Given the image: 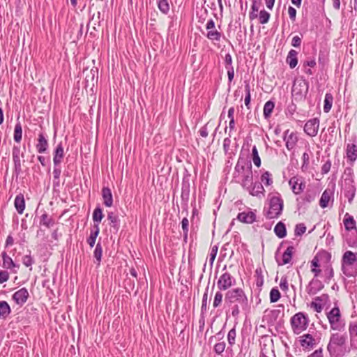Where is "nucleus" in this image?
<instances>
[{"mask_svg":"<svg viewBox=\"0 0 357 357\" xmlns=\"http://www.w3.org/2000/svg\"><path fill=\"white\" fill-rule=\"evenodd\" d=\"M303 165L301 169L303 171L307 169L310 160V156L307 153H304L302 155Z\"/></svg>","mask_w":357,"mask_h":357,"instance_id":"e2e57ef3","label":"nucleus"},{"mask_svg":"<svg viewBox=\"0 0 357 357\" xmlns=\"http://www.w3.org/2000/svg\"><path fill=\"white\" fill-rule=\"evenodd\" d=\"M102 248L101 245V243L98 242L95 248V250L93 251V257L96 259V263L98 265H100L101 259H102Z\"/></svg>","mask_w":357,"mask_h":357,"instance_id":"a19ab883","label":"nucleus"},{"mask_svg":"<svg viewBox=\"0 0 357 357\" xmlns=\"http://www.w3.org/2000/svg\"><path fill=\"white\" fill-rule=\"evenodd\" d=\"M306 231V227L303 223H300L296 225L294 229V235L299 236L303 235Z\"/></svg>","mask_w":357,"mask_h":357,"instance_id":"13d9d810","label":"nucleus"},{"mask_svg":"<svg viewBox=\"0 0 357 357\" xmlns=\"http://www.w3.org/2000/svg\"><path fill=\"white\" fill-rule=\"evenodd\" d=\"M324 288V284L317 279H312L310 282L307 292L309 294H316L319 291Z\"/></svg>","mask_w":357,"mask_h":357,"instance_id":"bb28decb","label":"nucleus"},{"mask_svg":"<svg viewBox=\"0 0 357 357\" xmlns=\"http://www.w3.org/2000/svg\"><path fill=\"white\" fill-rule=\"evenodd\" d=\"M252 160L255 164V165L257 167H259L261 166V159L258 153L257 149L256 146H254L252 149Z\"/></svg>","mask_w":357,"mask_h":357,"instance_id":"3c124183","label":"nucleus"},{"mask_svg":"<svg viewBox=\"0 0 357 357\" xmlns=\"http://www.w3.org/2000/svg\"><path fill=\"white\" fill-rule=\"evenodd\" d=\"M107 219L109 220V225L116 231H118L120 227V220L119 217L113 212L107 213Z\"/></svg>","mask_w":357,"mask_h":357,"instance_id":"72a5a7b5","label":"nucleus"},{"mask_svg":"<svg viewBox=\"0 0 357 357\" xmlns=\"http://www.w3.org/2000/svg\"><path fill=\"white\" fill-rule=\"evenodd\" d=\"M319 266V260L317 256H315L311 261V271L314 274V277H318L321 273V269L317 268Z\"/></svg>","mask_w":357,"mask_h":357,"instance_id":"49530a36","label":"nucleus"},{"mask_svg":"<svg viewBox=\"0 0 357 357\" xmlns=\"http://www.w3.org/2000/svg\"><path fill=\"white\" fill-rule=\"evenodd\" d=\"M294 250L295 249L293 246H289L282 255V261L280 262L278 260H277L278 264L279 266H283L290 263L292 259Z\"/></svg>","mask_w":357,"mask_h":357,"instance_id":"393cba45","label":"nucleus"},{"mask_svg":"<svg viewBox=\"0 0 357 357\" xmlns=\"http://www.w3.org/2000/svg\"><path fill=\"white\" fill-rule=\"evenodd\" d=\"M102 197L103 203L107 207H111L113 204V197L111 190L108 187H103L102 189Z\"/></svg>","mask_w":357,"mask_h":357,"instance_id":"a878e982","label":"nucleus"},{"mask_svg":"<svg viewBox=\"0 0 357 357\" xmlns=\"http://www.w3.org/2000/svg\"><path fill=\"white\" fill-rule=\"evenodd\" d=\"M331 192L328 190H325L321 195L319 200V205L321 208H324L328 206V203L331 200Z\"/></svg>","mask_w":357,"mask_h":357,"instance_id":"c9c22d12","label":"nucleus"},{"mask_svg":"<svg viewBox=\"0 0 357 357\" xmlns=\"http://www.w3.org/2000/svg\"><path fill=\"white\" fill-rule=\"evenodd\" d=\"M308 89L309 84L303 77L296 78L291 89L292 98L297 102L305 100Z\"/></svg>","mask_w":357,"mask_h":357,"instance_id":"39448f33","label":"nucleus"},{"mask_svg":"<svg viewBox=\"0 0 357 357\" xmlns=\"http://www.w3.org/2000/svg\"><path fill=\"white\" fill-rule=\"evenodd\" d=\"M28 254L24 255L23 257H22V264L26 266V267H31L33 264H34V259L33 258L31 257V250H28Z\"/></svg>","mask_w":357,"mask_h":357,"instance_id":"09e8293b","label":"nucleus"},{"mask_svg":"<svg viewBox=\"0 0 357 357\" xmlns=\"http://www.w3.org/2000/svg\"><path fill=\"white\" fill-rule=\"evenodd\" d=\"M343 223L345 229L348 231H357L356 222L354 217L350 215L348 213L344 215Z\"/></svg>","mask_w":357,"mask_h":357,"instance_id":"4be33fe9","label":"nucleus"},{"mask_svg":"<svg viewBox=\"0 0 357 357\" xmlns=\"http://www.w3.org/2000/svg\"><path fill=\"white\" fill-rule=\"evenodd\" d=\"M253 181V172L251 161L240 155L232 174V181L240 184L243 188Z\"/></svg>","mask_w":357,"mask_h":357,"instance_id":"f03ea898","label":"nucleus"},{"mask_svg":"<svg viewBox=\"0 0 357 357\" xmlns=\"http://www.w3.org/2000/svg\"><path fill=\"white\" fill-rule=\"evenodd\" d=\"M347 157L351 162H354L357 158V146L354 144H348L347 146Z\"/></svg>","mask_w":357,"mask_h":357,"instance_id":"7c9ffc66","label":"nucleus"},{"mask_svg":"<svg viewBox=\"0 0 357 357\" xmlns=\"http://www.w3.org/2000/svg\"><path fill=\"white\" fill-rule=\"evenodd\" d=\"M225 305L228 308L227 317L229 313L237 324L241 312L249 308L248 298L243 289L236 287L227 291L225 294Z\"/></svg>","mask_w":357,"mask_h":357,"instance_id":"f257e3e1","label":"nucleus"},{"mask_svg":"<svg viewBox=\"0 0 357 357\" xmlns=\"http://www.w3.org/2000/svg\"><path fill=\"white\" fill-rule=\"evenodd\" d=\"M316 197L317 192L314 190H307L302 197L296 199L298 208H301L311 203L315 199Z\"/></svg>","mask_w":357,"mask_h":357,"instance_id":"ddd939ff","label":"nucleus"},{"mask_svg":"<svg viewBox=\"0 0 357 357\" xmlns=\"http://www.w3.org/2000/svg\"><path fill=\"white\" fill-rule=\"evenodd\" d=\"M14 204L17 213L22 214L25 208V201L22 194H19L15 197Z\"/></svg>","mask_w":357,"mask_h":357,"instance_id":"c85d7f7f","label":"nucleus"},{"mask_svg":"<svg viewBox=\"0 0 357 357\" xmlns=\"http://www.w3.org/2000/svg\"><path fill=\"white\" fill-rule=\"evenodd\" d=\"M341 269L343 274L348 278L357 276V252L347 250L343 254Z\"/></svg>","mask_w":357,"mask_h":357,"instance_id":"20e7f679","label":"nucleus"},{"mask_svg":"<svg viewBox=\"0 0 357 357\" xmlns=\"http://www.w3.org/2000/svg\"><path fill=\"white\" fill-rule=\"evenodd\" d=\"M158 7L160 11L167 15L169 11V4L167 0H158L157 1Z\"/></svg>","mask_w":357,"mask_h":357,"instance_id":"37998d69","label":"nucleus"},{"mask_svg":"<svg viewBox=\"0 0 357 357\" xmlns=\"http://www.w3.org/2000/svg\"><path fill=\"white\" fill-rule=\"evenodd\" d=\"M261 181L267 186L271 185L273 183L271 174L268 171L263 173L261 176Z\"/></svg>","mask_w":357,"mask_h":357,"instance_id":"5fc2aeb1","label":"nucleus"},{"mask_svg":"<svg viewBox=\"0 0 357 357\" xmlns=\"http://www.w3.org/2000/svg\"><path fill=\"white\" fill-rule=\"evenodd\" d=\"M226 344L225 342L216 343L213 347L214 351L217 354H221L225 349Z\"/></svg>","mask_w":357,"mask_h":357,"instance_id":"bf43d9fd","label":"nucleus"},{"mask_svg":"<svg viewBox=\"0 0 357 357\" xmlns=\"http://www.w3.org/2000/svg\"><path fill=\"white\" fill-rule=\"evenodd\" d=\"M347 339L348 336L344 331L331 333L327 345V350L331 357H343L349 353Z\"/></svg>","mask_w":357,"mask_h":357,"instance_id":"7ed1b4c3","label":"nucleus"},{"mask_svg":"<svg viewBox=\"0 0 357 357\" xmlns=\"http://www.w3.org/2000/svg\"><path fill=\"white\" fill-rule=\"evenodd\" d=\"M300 340L301 345L307 349H311L317 344L316 340L310 334H304Z\"/></svg>","mask_w":357,"mask_h":357,"instance_id":"aec40b11","label":"nucleus"},{"mask_svg":"<svg viewBox=\"0 0 357 357\" xmlns=\"http://www.w3.org/2000/svg\"><path fill=\"white\" fill-rule=\"evenodd\" d=\"M283 199L279 194L273 196L269 199V206L265 213V216L268 219L278 218L282 214L283 210Z\"/></svg>","mask_w":357,"mask_h":357,"instance_id":"423d86ee","label":"nucleus"},{"mask_svg":"<svg viewBox=\"0 0 357 357\" xmlns=\"http://www.w3.org/2000/svg\"><path fill=\"white\" fill-rule=\"evenodd\" d=\"M283 139L285 142V146L288 150H292L298 142V136L296 132H289L287 130L284 133Z\"/></svg>","mask_w":357,"mask_h":357,"instance_id":"dca6fc26","label":"nucleus"},{"mask_svg":"<svg viewBox=\"0 0 357 357\" xmlns=\"http://www.w3.org/2000/svg\"><path fill=\"white\" fill-rule=\"evenodd\" d=\"M181 227L183 229V240L185 242H187L189 232V220L186 217L183 218L181 221Z\"/></svg>","mask_w":357,"mask_h":357,"instance_id":"c03bdc74","label":"nucleus"},{"mask_svg":"<svg viewBox=\"0 0 357 357\" xmlns=\"http://www.w3.org/2000/svg\"><path fill=\"white\" fill-rule=\"evenodd\" d=\"M36 146L39 153H43L47 150L48 142L43 133L41 132L38 135V142Z\"/></svg>","mask_w":357,"mask_h":357,"instance_id":"b1692460","label":"nucleus"},{"mask_svg":"<svg viewBox=\"0 0 357 357\" xmlns=\"http://www.w3.org/2000/svg\"><path fill=\"white\" fill-rule=\"evenodd\" d=\"M356 192V188L354 185L353 179H346L344 186L343 188V192L345 197L348 199L349 204L353 202Z\"/></svg>","mask_w":357,"mask_h":357,"instance_id":"9d476101","label":"nucleus"},{"mask_svg":"<svg viewBox=\"0 0 357 357\" xmlns=\"http://www.w3.org/2000/svg\"><path fill=\"white\" fill-rule=\"evenodd\" d=\"M236 336V326H234L227 334V341L229 344L232 347L235 344Z\"/></svg>","mask_w":357,"mask_h":357,"instance_id":"603ef678","label":"nucleus"},{"mask_svg":"<svg viewBox=\"0 0 357 357\" xmlns=\"http://www.w3.org/2000/svg\"><path fill=\"white\" fill-rule=\"evenodd\" d=\"M333 102V96L331 93H326L324 98V111L326 113L331 109Z\"/></svg>","mask_w":357,"mask_h":357,"instance_id":"4c0bfd02","label":"nucleus"},{"mask_svg":"<svg viewBox=\"0 0 357 357\" xmlns=\"http://www.w3.org/2000/svg\"><path fill=\"white\" fill-rule=\"evenodd\" d=\"M307 357H324L322 348L315 350Z\"/></svg>","mask_w":357,"mask_h":357,"instance_id":"774afa93","label":"nucleus"},{"mask_svg":"<svg viewBox=\"0 0 357 357\" xmlns=\"http://www.w3.org/2000/svg\"><path fill=\"white\" fill-rule=\"evenodd\" d=\"M296 10L294 7L289 6L288 8V14L292 22L296 21Z\"/></svg>","mask_w":357,"mask_h":357,"instance_id":"69168bd1","label":"nucleus"},{"mask_svg":"<svg viewBox=\"0 0 357 357\" xmlns=\"http://www.w3.org/2000/svg\"><path fill=\"white\" fill-rule=\"evenodd\" d=\"M256 286L261 288L264 284V276L261 268H257L255 271Z\"/></svg>","mask_w":357,"mask_h":357,"instance_id":"8fccbe9b","label":"nucleus"},{"mask_svg":"<svg viewBox=\"0 0 357 357\" xmlns=\"http://www.w3.org/2000/svg\"><path fill=\"white\" fill-rule=\"evenodd\" d=\"M252 196L257 197H263L265 195V190L262 184L259 182L252 181L248 185L247 188H244Z\"/></svg>","mask_w":357,"mask_h":357,"instance_id":"9b49d317","label":"nucleus"},{"mask_svg":"<svg viewBox=\"0 0 357 357\" xmlns=\"http://www.w3.org/2000/svg\"><path fill=\"white\" fill-rule=\"evenodd\" d=\"M274 107H275V103L272 100H268L265 103V105L264 106L263 112H264V116L266 119H268L271 116Z\"/></svg>","mask_w":357,"mask_h":357,"instance_id":"e433bc0d","label":"nucleus"},{"mask_svg":"<svg viewBox=\"0 0 357 357\" xmlns=\"http://www.w3.org/2000/svg\"><path fill=\"white\" fill-rule=\"evenodd\" d=\"M296 110V105L291 102V104H289L286 110H285V114L287 116L289 117H292V116L294 114Z\"/></svg>","mask_w":357,"mask_h":357,"instance_id":"052dcab7","label":"nucleus"},{"mask_svg":"<svg viewBox=\"0 0 357 357\" xmlns=\"http://www.w3.org/2000/svg\"><path fill=\"white\" fill-rule=\"evenodd\" d=\"M11 309L5 301H0V319H5L10 314Z\"/></svg>","mask_w":357,"mask_h":357,"instance_id":"c756f323","label":"nucleus"},{"mask_svg":"<svg viewBox=\"0 0 357 357\" xmlns=\"http://www.w3.org/2000/svg\"><path fill=\"white\" fill-rule=\"evenodd\" d=\"M218 246L215 245L211 248V252H210V258H209V262L211 266H213L214 260L216 257L217 252H218Z\"/></svg>","mask_w":357,"mask_h":357,"instance_id":"0e129e2a","label":"nucleus"},{"mask_svg":"<svg viewBox=\"0 0 357 357\" xmlns=\"http://www.w3.org/2000/svg\"><path fill=\"white\" fill-rule=\"evenodd\" d=\"M346 242L351 248L357 247V231H351L346 236Z\"/></svg>","mask_w":357,"mask_h":357,"instance_id":"58836bf2","label":"nucleus"},{"mask_svg":"<svg viewBox=\"0 0 357 357\" xmlns=\"http://www.w3.org/2000/svg\"><path fill=\"white\" fill-rule=\"evenodd\" d=\"M330 327L332 330L336 331H344L345 330V322L341 319L340 309L335 307L327 314Z\"/></svg>","mask_w":357,"mask_h":357,"instance_id":"0eeeda50","label":"nucleus"},{"mask_svg":"<svg viewBox=\"0 0 357 357\" xmlns=\"http://www.w3.org/2000/svg\"><path fill=\"white\" fill-rule=\"evenodd\" d=\"M14 140L16 142H20L22 137V128L20 122H17L15 126L14 130Z\"/></svg>","mask_w":357,"mask_h":357,"instance_id":"a18cd8bd","label":"nucleus"},{"mask_svg":"<svg viewBox=\"0 0 357 357\" xmlns=\"http://www.w3.org/2000/svg\"><path fill=\"white\" fill-rule=\"evenodd\" d=\"M29 296V294L28 290L25 287H23L15 291L13 294L12 298L16 304L22 306L27 301Z\"/></svg>","mask_w":357,"mask_h":357,"instance_id":"2eb2a0df","label":"nucleus"},{"mask_svg":"<svg viewBox=\"0 0 357 357\" xmlns=\"http://www.w3.org/2000/svg\"><path fill=\"white\" fill-rule=\"evenodd\" d=\"M237 218L241 222L252 224L256 220V215L253 211H243L238 214Z\"/></svg>","mask_w":357,"mask_h":357,"instance_id":"412c9836","label":"nucleus"},{"mask_svg":"<svg viewBox=\"0 0 357 357\" xmlns=\"http://www.w3.org/2000/svg\"><path fill=\"white\" fill-rule=\"evenodd\" d=\"M20 154V147L14 146L12 151V155L14 163V171L17 176H18L22 173Z\"/></svg>","mask_w":357,"mask_h":357,"instance_id":"f3484780","label":"nucleus"},{"mask_svg":"<svg viewBox=\"0 0 357 357\" xmlns=\"http://www.w3.org/2000/svg\"><path fill=\"white\" fill-rule=\"evenodd\" d=\"M223 295L220 290L218 291L214 296L213 306L214 308H216L220 305L222 302Z\"/></svg>","mask_w":357,"mask_h":357,"instance_id":"6e6d98bb","label":"nucleus"},{"mask_svg":"<svg viewBox=\"0 0 357 357\" xmlns=\"http://www.w3.org/2000/svg\"><path fill=\"white\" fill-rule=\"evenodd\" d=\"M103 218L102 211L100 206L96 207L93 212V220L94 224H98L99 226Z\"/></svg>","mask_w":357,"mask_h":357,"instance_id":"79ce46f5","label":"nucleus"},{"mask_svg":"<svg viewBox=\"0 0 357 357\" xmlns=\"http://www.w3.org/2000/svg\"><path fill=\"white\" fill-rule=\"evenodd\" d=\"M349 333L350 336V345L357 349V321L350 323L349 326Z\"/></svg>","mask_w":357,"mask_h":357,"instance_id":"6ab92c4d","label":"nucleus"},{"mask_svg":"<svg viewBox=\"0 0 357 357\" xmlns=\"http://www.w3.org/2000/svg\"><path fill=\"white\" fill-rule=\"evenodd\" d=\"M40 224L47 228H50L54 225L55 221L47 213H44L40 218Z\"/></svg>","mask_w":357,"mask_h":357,"instance_id":"2f4dec72","label":"nucleus"},{"mask_svg":"<svg viewBox=\"0 0 357 357\" xmlns=\"http://www.w3.org/2000/svg\"><path fill=\"white\" fill-rule=\"evenodd\" d=\"M281 297V294H280V292L279 291V290L275 287V288H273L271 290V292H270V301L271 303H275L277 302Z\"/></svg>","mask_w":357,"mask_h":357,"instance_id":"864d4df0","label":"nucleus"},{"mask_svg":"<svg viewBox=\"0 0 357 357\" xmlns=\"http://www.w3.org/2000/svg\"><path fill=\"white\" fill-rule=\"evenodd\" d=\"M206 37L212 42H220L222 33L216 29L214 31H207Z\"/></svg>","mask_w":357,"mask_h":357,"instance_id":"ea45409f","label":"nucleus"},{"mask_svg":"<svg viewBox=\"0 0 357 357\" xmlns=\"http://www.w3.org/2000/svg\"><path fill=\"white\" fill-rule=\"evenodd\" d=\"M258 17L259 23L261 24H265L268 22L271 17V15L268 12L263 9L260 10Z\"/></svg>","mask_w":357,"mask_h":357,"instance_id":"de8ad7c7","label":"nucleus"},{"mask_svg":"<svg viewBox=\"0 0 357 357\" xmlns=\"http://www.w3.org/2000/svg\"><path fill=\"white\" fill-rule=\"evenodd\" d=\"M280 289L286 291L288 290V281L287 277H282L280 282Z\"/></svg>","mask_w":357,"mask_h":357,"instance_id":"338daca9","label":"nucleus"},{"mask_svg":"<svg viewBox=\"0 0 357 357\" xmlns=\"http://www.w3.org/2000/svg\"><path fill=\"white\" fill-rule=\"evenodd\" d=\"M190 192V184L189 177L184 176L182 180L181 199L186 204L189 200Z\"/></svg>","mask_w":357,"mask_h":357,"instance_id":"a211bd4d","label":"nucleus"},{"mask_svg":"<svg viewBox=\"0 0 357 357\" xmlns=\"http://www.w3.org/2000/svg\"><path fill=\"white\" fill-rule=\"evenodd\" d=\"M319 128V120L317 118H314L308 120L304 126L305 132L310 136L314 137L317 135Z\"/></svg>","mask_w":357,"mask_h":357,"instance_id":"f8f14e48","label":"nucleus"},{"mask_svg":"<svg viewBox=\"0 0 357 357\" xmlns=\"http://www.w3.org/2000/svg\"><path fill=\"white\" fill-rule=\"evenodd\" d=\"M64 156V151L62 143L60 142L54 151L53 162L54 166H59Z\"/></svg>","mask_w":357,"mask_h":357,"instance_id":"5701e85b","label":"nucleus"},{"mask_svg":"<svg viewBox=\"0 0 357 357\" xmlns=\"http://www.w3.org/2000/svg\"><path fill=\"white\" fill-rule=\"evenodd\" d=\"M274 232L280 238L285 237L287 235L285 225L282 222H278L275 226Z\"/></svg>","mask_w":357,"mask_h":357,"instance_id":"f704fd0d","label":"nucleus"},{"mask_svg":"<svg viewBox=\"0 0 357 357\" xmlns=\"http://www.w3.org/2000/svg\"><path fill=\"white\" fill-rule=\"evenodd\" d=\"M236 279L229 272H225L219 278L217 286L220 291H228L231 287L236 285Z\"/></svg>","mask_w":357,"mask_h":357,"instance_id":"1a4fd4ad","label":"nucleus"},{"mask_svg":"<svg viewBox=\"0 0 357 357\" xmlns=\"http://www.w3.org/2000/svg\"><path fill=\"white\" fill-rule=\"evenodd\" d=\"M208 288L206 289L205 293L203 295L202 297V303L201 307V312L202 313H204L207 310V299H208Z\"/></svg>","mask_w":357,"mask_h":357,"instance_id":"680f3d73","label":"nucleus"},{"mask_svg":"<svg viewBox=\"0 0 357 357\" xmlns=\"http://www.w3.org/2000/svg\"><path fill=\"white\" fill-rule=\"evenodd\" d=\"M1 257L3 259V267L4 268L11 269L15 267H20V265L15 264L12 258L6 252L1 253Z\"/></svg>","mask_w":357,"mask_h":357,"instance_id":"cd10ccee","label":"nucleus"},{"mask_svg":"<svg viewBox=\"0 0 357 357\" xmlns=\"http://www.w3.org/2000/svg\"><path fill=\"white\" fill-rule=\"evenodd\" d=\"M298 52L294 50H291L286 59L287 63L289 65V67H296L298 64Z\"/></svg>","mask_w":357,"mask_h":357,"instance_id":"473e14b6","label":"nucleus"},{"mask_svg":"<svg viewBox=\"0 0 357 357\" xmlns=\"http://www.w3.org/2000/svg\"><path fill=\"white\" fill-rule=\"evenodd\" d=\"M289 184L295 195L301 194L305 188V183L301 178L294 176L289 181Z\"/></svg>","mask_w":357,"mask_h":357,"instance_id":"4468645a","label":"nucleus"},{"mask_svg":"<svg viewBox=\"0 0 357 357\" xmlns=\"http://www.w3.org/2000/svg\"><path fill=\"white\" fill-rule=\"evenodd\" d=\"M245 105L247 107L248 109L250 108V86L249 83H245Z\"/></svg>","mask_w":357,"mask_h":357,"instance_id":"4d7b16f0","label":"nucleus"},{"mask_svg":"<svg viewBox=\"0 0 357 357\" xmlns=\"http://www.w3.org/2000/svg\"><path fill=\"white\" fill-rule=\"evenodd\" d=\"M290 323L294 333L300 334L307 328L309 318L303 312H298L291 318Z\"/></svg>","mask_w":357,"mask_h":357,"instance_id":"6e6552de","label":"nucleus"}]
</instances>
